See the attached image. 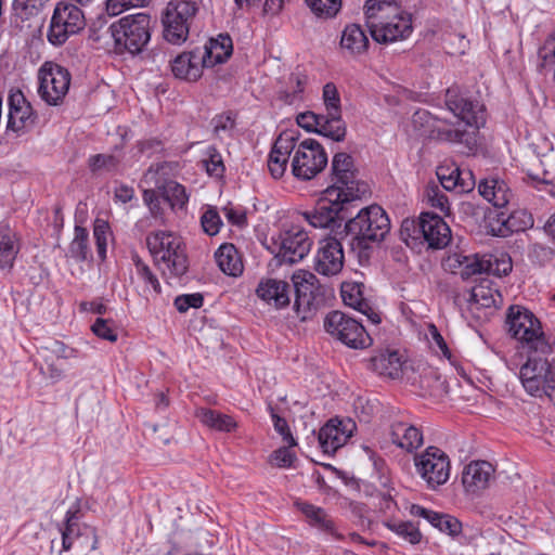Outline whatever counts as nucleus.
<instances>
[{
	"label": "nucleus",
	"instance_id": "nucleus-1",
	"mask_svg": "<svg viewBox=\"0 0 555 555\" xmlns=\"http://www.w3.org/2000/svg\"><path fill=\"white\" fill-rule=\"evenodd\" d=\"M446 105L455 117L474 129L470 131L465 129H452L435 118L427 111L415 112L413 115V124L415 126H426L428 130L425 129L424 134L447 142L462 143L472 150L477 144V130L486 122L483 105L473 100L457 87H451L447 90Z\"/></svg>",
	"mask_w": 555,
	"mask_h": 555
},
{
	"label": "nucleus",
	"instance_id": "nucleus-2",
	"mask_svg": "<svg viewBox=\"0 0 555 555\" xmlns=\"http://www.w3.org/2000/svg\"><path fill=\"white\" fill-rule=\"evenodd\" d=\"M292 281L293 285L276 279L262 280L258 284L256 294L269 305L281 309L291 302V294L294 289V308L298 318L306 321L324 305L326 289L318 284L315 275L310 272L299 271L294 273Z\"/></svg>",
	"mask_w": 555,
	"mask_h": 555
},
{
	"label": "nucleus",
	"instance_id": "nucleus-3",
	"mask_svg": "<svg viewBox=\"0 0 555 555\" xmlns=\"http://www.w3.org/2000/svg\"><path fill=\"white\" fill-rule=\"evenodd\" d=\"M365 24L378 43L405 39L412 33L410 14L403 12L395 0H366Z\"/></svg>",
	"mask_w": 555,
	"mask_h": 555
},
{
	"label": "nucleus",
	"instance_id": "nucleus-4",
	"mask_svg": "<svg viewBox=\"0 0 555 555\" xmlns=\"http://www.w3.org/2000/svg\"><path fill=\"white\" fill-rule=\"evenodd\" d=\"M345 230L351 236V248L357 251L360 262L369 261L372 244H379L385 240L390 231V220L380 206L371 205L348 219Z\"/></svg>",
	"mask_w": 555,
	"mask_h": 555
},
{
	"label": "nucleus",
	"instance_id": "nucleus-5",
	"mask_svg": "<svg viewBox=\"0 0 555 555\" xmlns=\"http://www.w3.org/2000/svg\"><path fill=\"white\" fill-rule=\"evenodd\" d=\"M155 264L167 279L182 276L189 268L181 238L171 232L157 231L146 237Z\"/></svg>",
	"mask_w": 555,
	"mask_h": 555
},
{
	"label": "nucleus",
	"instance_id": "nucleus-6",
	"mask_svg": "<svg viewBox=\"0 0 555 555\" xmlns=\"http://www.w3.org/2000/svg\"><path fill=\"white\" fill-rule=\"evenodd\" d=\"M505 323L508 334L530 352L547 354L552 351L540 320L529 309L518 305L511 306Z\"/></svg>",
	"mask_w": 555,
	"mask_h": 555
},
{
	"label": "nucleus",
	"instance_id": "nucleus-7",
	"mask_svg": "<svg viewBox=\"0 0 555 555\" xmlns=\"http://www.w3.org/2000/svg\"><path fill=\"white\" fill-rule=\"evenodd\" d=\"M151 17L138 13L120 18L109 26L108 31L118 49L131 54L140 53L151 39Z\"/></svg>",
	"mask_w": 555,
	"mask_h": 555
},
{
	"label": "nucleus",
	"instance_id": "nucleus-8",
	"mask_svg": "<svg viewBox=\"0 0 555 555\" xmlns=\"http://www.w3.org/2000/svg\"><path fill=\"white\" fill-rule=\"evenodd\" d=\"M400 233L408 245V237L412 240L422 237L431 249H442L451 241L449 225L442 217L433 212L421 214L417 222L404 220Z\"/></svg>",
	"mask_w": 555,
	"mask_h": 555
},
{
	"label": "nucleus",
	"instance_id": "nucleus-9",
	"mask_svg": "<svg viewBox=\"0 0 555 555\" xmlns=\"http://www.w3.org/2000/svg\"><path fill=\"white\" fill-rule=\"evenodd\" d=\"M353 202L340 195L337 188L327 186L315 207L310 211H305L302 216L313 228L339 227L348 218V206Z\"/></svg>",
	"mask_w": 555,
	"mask_h": 555
},
{
	"label": "nucleus",
	"instance_id": "nucleus-10",
	"mask_svg": "<svg viewBox=\"0 0 555 555\" xmlns=\"http://www.w3.org/2000/svg\"><path fill=\"white\" fill-rule=\"evenodd\" d=\"M85 27L86 18L82 10L72 2L60 1L53 10L47 40L53 47H61Z\"/></svg>",
	"mask_w": 555,
	"mask_h": 555
},
{
	"label": "nucleus",
	"instance_id": "nucleus-11",
	"mask_svg": "<svg viewBox=\"0 0 555 555\" xmlns=\"http://www.w3.org/2000/svg\"><path fill=\"white\" fill-rule=\"evenodd\" d=\"M271 241V251L275 253L279 264L299 262L309 254L313 244L308 232L299 224L283 227Z\"/></svg>",
	"mask_w": 555,
	"mask_h": 555
},
{
	"label": "nucleus",
	"instance_id": "nucleus-12",
	"mask_svg": "<svg viewBox=\"0 0 555 555\" xmlns=\"http://www.w3.org/2000/svg\"><path fill=\"white\" fill-rule=\"evenodd\" d=\"M328 186L337 188L340 195L352 199H361L369 193V185L360 181L358 170L351 155L339 152L333 156L331 163V184Z\"/></svg>",
	"mask_w": 555,
	"mask_h": 555
},
{
	"label": "nucleus",
	"instance_id": "nucleus-13",
	"mask_svg": "<svg viewBox=\"0 0 555 555\" xmlns=\"http://www.w3.org/2000/svg\"><path fill=\"white\" fill-rule=\"evenodd\" d=\"M198 12V5L191 0H171L164 15V38L172 44L183 43L190 33V26Z\"/></svg>",
	"mask_w": 555,
	"mask_h": 555
},
{
	"label": "nucleus",
	"instance_id": "nucleus-14",
	"mask_svg": "<svg viewBox=\"0 0 555 555\" xmlns=\"http://www.w3.org/2000/svg\"><path fill=\"white\" fill-rule=\"evenodd\" d=\"M291 163L292 173L302 181L313 179L327 165V154L324 147L314 139L296 141Z\"/></svg>",
	"mask_w": 555,
	"mask_h": 555
},
{
	"label": "nucleus",
	"instance_id": "nucleus-15",
	"mask_svg": "<svg viewBox=\"0 0 555 555\" xmlns=\"http://www.w3.org/2000/svg\"><path fill=\"white\" fill-rule=\"evenodd\" d=\"M325 331L334 338L353 349H364L372 345V338L364 326L341 311H332L324 319Z\"/></svg>",
	"mask_w": 555,
	"mask_h": 555
},
{
	"label": "nucleus",
	"instance_id": "nucleus-16",
	"mask_svg": "<svg viewBox=\"0 0 555 555\" xmlns=\"http://www.w3.org/2000/svg\"><path fill=\"white\" fill-rule=\"evenodd\" d=\"M62 544L64 551L72 555H91L95 553L98 535L95 529L87 524H80L78 509H68L65 527L62 529Z\"/></svg>",
	"mask_w": 555,
	"mask_h": 555
},
{
	"label": "nucleus",
	"instance_id": "nucleus-17",
	"mask_svg": "<svg viewBox=\"0 0 555 555\" xmlns=\"http://www.w3.org/2000/svg\"><path fill=\"white\" fill-rule=\"evenodd\" d=\"M417 474L431 489L444 485L450 477V459L441 449L430 446L414 456Z\"/></svg>",
	"mask_w": 555,
	"mask_h": 555
},
{
	"label": "nucleus",
	"instance_id": "nucleus-18",
	"mask_svg": "<svg viewBox=\"0 0 555 555\" xmlns=\"http://www.w3.org/2000/svg\"><path fill=\"white\" fill-rule=\"evenodd\" d=\"M38 77L40 98L49 105L60 104L69 89V72L61 65L47 62L39 69Z\"/></svg>",
	"mask_w": 555,
	"mask_h": 555
},
{
	"label": "nucleus",
	"instance_id": "nucleus-19",
	"mask_svg": "<svg viewBox=\"0 0 555 555\" xmlns=\"http://www.w3.org/2000/svg\"><path fill=\"white\" fill-rule=\"evenodd\" d=\"M8 104V130L16 132L17 134H24L34 128L37 121V115L21 90L10 91Z\"/></svg>",
	"mask_w": 555,
	"mask_h": 555
},
{
	"label": "nucleus",
	"instance_id": "nucleus-20",
	"mask_svg": "<svg viewBox=\"0 0 555 555\" xmlns=\"http://www.w3.org/2000/svg\"><path fill=\"white\" fill-rule=\"evenodd\" d=\"M298 137L293 131L282 132L274 141L268 157V169L274 179L284 176L289 156L296 147Z\"/></svg>",
	"mask_w": 555,
	"mask_h": 555
},
{
	"label": "nucleus",
	"instance_id": "nucleus-21",
	"mask_svg": "<svg viewBox=\"0 0 555 555\" xmlns=\"http://www.w3.org/2000/svg\"><path fill=\"white\" fill-rule=\"evenodd\" d=\"M344 266V250L341 243L335 237H327L321 242L314 269L318 273L331 276L341 271Z\"/></svg>",
	"mask_w": 555,
	"mask_h": 555
},
{
	"label": "nucleus",
	"instance_id": "nucleus-22",
	"mask_svg": "<svg viewBox=\"0 0 555 555\" xmlns=\"http://www.w3.org/2000/svg\"><path fill=\"white\" fill-rule=\"evenodd\" d=\"M356 427L350 420L347 422L330 420L319 431L318 440L324 453L333 454L351 437Z\"/></svg>",
	"mask_w": 555,
	"mask_h": 555
},
{
	"label": "nucleus",
	"instance_id": "nucleus-23",
	"mask_svg": "<svg viewBox=\"0 0 555 555\" xmlns=\"http://www.w3.org/2000/svg\"><path fill=\"white\" fill-rule=\"evenodd\" d=\"M364 288L361 282H344L340 287L343 301L346 306L364 314L373 324H378L380 317L364 298Z\"/></svg>",
	"mask_w": 555,
	"mask_h": 555
},
{
	"label": "nucleus",
	"instance_id": "nucleus-24",
	"mask_svg": "<svg viewBox=\"0 0 555 555\" xmlns=\"http://www.w3.org/2000/svg\"><path fill=\"white\" fill-rule=\"evenodd\" d=\"M494 468L487 461H475L465 466L462 483L467 492L477 493L485 490L493 476Z\"/></svg>",
	"mask_w": 555,
	"mask_h": 555
},
{
	"label": "nucleus",
	"instance_id": "nucleus-25",
	"mask_svg": "<svg viewBox=\"0 0 555 555\" xmlns=\"http://www.w3.org/2000/svg\"><path fill=\"white\" fill-rule=\"evenodd\" d=\"M198 54L203 56L204 67H212L224 63L233 52L232 39L229 35H219L211 38L204 47H196Z\"/></svg>",
	"mask_w": 555,
	"mask_h": 555
},
{
	"label": "nucleus",
	"instance_id": "nucleus-26",
	"mask_svg": "<svg viewBox=\"0 0 555 555\" xmlns=\"http://www.w3.org/2000/svg\"><path fill=\"white\" fill-rule=\"evenodd\" d=\"M203 56L197 48L189 52H182L171 62V70L177 78L196 81L203 73Z\"/></svg>",
	"mask_w": 555,
	"mask_h": 555
},
{
	"label": "nucleus",
	"instance_id": "nucleus-27",
	"mask_svg": "<svg viewBox=\"0 0 555 555\" xmlns=\"http://www.w3.org/2000/svg\"><path fill=\"white\" fill-rule=\"evenodd\" d=\"M20 240L16 232L8 224H0V271L4 274L11 272L17 254Z\"/></svg>",
	"mask_w": 555,
	"mask_h": 555
},
{
	"label": "nucleus",
	"instance_id": "nucleus-28",
	"mask_svg": "<svg viewBox=\"0 0 555 555\" xmlns=\"http://www.w3.org/2000/svg\"><path fill=\"white\" fill-rule=\"evenodd\" d=\"M391 441L401 449L412 452L423 444L422 431L405 422H393L390 427Z\"/></svg>",
	"mask_w": 555,
	"mask_h": 555
},
{
	"label": "nucleus",
	"instance_id": "nucleus-29",
	"mask_svg": "<svg viewBox=\"0 0 555 555\" xmlns=\"http://www.w3.org/2000/svg\"><path fill=\"white\" fill-rule=\"evenodd\" d=\"M219 269L230 275L237 276L243 272V262L233 244H222L215 254Z\"/></svg>",
	"mask_w": 555,
	"mask_h": 555
},
{
	"label": "nucleus",
	"instance_id": "nucleus-30",
	"mask_svg": "<svg viewBox=\"0 0 555 555\" xmlns=\"http://www.w3.org/2000/svg\"><path fill=\"white\" fill-rule=\"evenodd\" d=\"M373 370L391 379L398 378L402 374L403 362L397 351L382 352L371 359Z\"/></svg>",
	"mask_w": 555,
	"mask_h": 555
},
{
	"label": "nucleus",
	"instance_id": "nucleus-31",
	"mask_svg": "<svg viewBox=\"0 0 555 555\" xmlns=\"http://www.w3.org/2000/svg\"><path fill=\"white\" fill-rule=\"evenodd\" d=\"M340 47L351 55H360L366 52L369 39L360 25L350 24L343 31Z\"/></svg>",
	"mask_w": 555,
	"mask_h": 555
},
{
	"label": "nucleus",
	"instance_id": "nucleus-32",
	"mask_svg": "<svg viewBox=\"0 0 555 555\" xmlns=\"http://www.w3.org/2000/svg\"><path fill=\"white\" fill-rule=\"evenodd\" d=\"M196 417L203 425L217 431L231 433L237 427L232 416L207 408L197 409Z\"/></svg>",
	"mask_w": 555,
	"mask_h": 555
},
{
	"label": "nucleus",
	"instance_id": "nucleus-33",
	"mask_svg": "<svg viewBox=\"0 0 555 555\" xmlns=\"http://www.w3.org/2000/svg\"><path fill=\"white\" fill-rule=\"evenodd\" d=\"M479 194L495 207H504L509 202V192L504 181L485 179L478 185Z\"/></svg>",
	"mask_w": 555,
	"mask_h": 555
},
{
	"label": "nucleus",
	"instance_id": "nucleus-34",
	"mask_svg": "<svg viewBox=\"0 0 555 555\" xmlns=\"http://www.w3.org/2000/svg\"><path fill=\"white\" fill-rule=\"evenodd\" d=\"M347 127L341 118V114L326 113L322 114V120L318 128V134L333 140L334 142H341L345 140Z\"/></svg>",
	"mask_w": 555,
	"mask_h": 555
},
{
	"label": "nucleus",
	"instance_id": "nucleus-35",
	"mask_svg": "<svg viewBox=\"0 0 555 555\" xmlns=\"http://www.w3.org/2000/svg\"><path fill=\"white\" fill-rule=\"evenodd\" d=\"M500 297L498 291L491 287L490 281L483 280L472 288L467 301L470 306L490 308L496 306L498 298L500 299Z\"/></svg>",
	"mask_w": 555,
	"mask_h": 555
},
{
	"label": "nucleus",
	"instance_id": "nucleus-36",
	"mask_svg": "<svg viewBox=\"0 0 555 555\" xmlns=\"http://www.w3.org/2000/svg\"><path fill=\"white\" fill-rule=\"evenodd\" d=\"M296 506L308 518L310 525L334 533V522L323 508L306 502H297Z\"/></svg>",
	"mask_w": 555,
	"mask_h": 555
},
{
	"label": "nucleus",
	"instance_id": "nucleus-37",
	"mask_svg": "<svg viewBox=\"0 0 555 555\" xmlns=\"http://www.w3.org/2000/svg\"><path fill=\"white\" fill-rule=\"evenodd\" d=\"M158 193L171 208H183L189 199L185 188L173 180L165 181L162 185H158Z\"/></svg>",
	"mask_w": 555,
	"mask_h": 555
},
{
	"label": "nucleus",
	"instance_id": "nucleus-38",
	"mask_svg": "<svg viewBox=\"0 0 555 555\" xmlns=\"http://www.w3.org/2000/svg\"><path fill=\"white\" fill-rule=\"evenodd\" d=\"M534 220L530 212L525 209H518L511 212V215L502 222L504 228L500 229L502 236L507 235L508 232H524L533 227Z\"/></svg>",
	"mask_w": 555,
	"mask_h": 555
},
{
	"label": "nucleus",
	"instance_id": "nucleus-39",
	"mask_svg": "<svg viewBox=\"0 0 555 555\" xmlns=\"http://www.w3.org/2000/svg\"><path fill=\"white\" fill-rule=\"evenodd\" d=\"M88 231L83 227H75V236L69 244L68 256L77 261H85L88 258L89 245H88Z\"/></svg>",
	"mask_w": 555,
	"mask_h": 555
},
{
	"label": "nucleus",
	"instance_id": "nucleus-40",
	"mask_svg": "<svg viewBox=\"0 0 555 555\" xmlns=\"http://www.w3.org/2000/svg\"><path fill=\"white\" fill-rule=\"evenodd\" d=\"M311 12L320 18H332L341 8V0H305Z\"/></svg>",
	"mask_w": 555,
	"mask_h": 555
},
{
	"label": "nucleus",
	"instance_id": "nucleus-41",
	"mask_svg": "<svg viewBox=\"0 0 555 555\" xmlns=\"http://www.w3.org/2000/svg\"><path fill=\"white\" fill-rule=\"evenodd\" d=\"M49 0H14L13 11L22 21L37 16Z\"/></svg>",
	"mask_w": 555,
	"mask_h": 555
},
{
	"label": "nucleus",
	"instance_id": "nucleus-42",
	"mask_svg": "<svg viewBox=\"0 0 555 555\" xmlns=\"http://www.w3.org/2000/svg\"><path fill=\"white\" fill-rule=\"evenodd\" d=\"M121 162V157L115 154H96L90 156L88 164L92 172L101 170L113 171Z\"/></svg>",
	"mask_w": 555,
	"mask_h": 555
},
{
	"label": "nucleus",
	"instance_id": "nucleus-43",
	"mask_svg": "<svg viewBox=\"0 0 555 555\" xmlns=\"http://www.w3.org/2000/svg\"><path fill=\"white\" fill-rule=\"evenodd\" d=\"M388 528L400 538L409 541L411 544H417L421 542L422 533L411 521L391 522L388 524Z\"/></svg>",
	"mask_w": 555,
	"mask_h": 555
},
{
	"label": "nucleus",
	"instance_id": "nucleus-44",
	"mask_svg": "<svg viewBox=\"0 0 555 555\" xmlns=\"http://www.w3.org/2000/svg\"><path fill=\"white\" fill-rule=\"evenodd\" d=\"M98 256L104 260L106 257L107 238L109 236V225L106 221L96 219L93 228Z\"/></svg>",
	"mask_w": 555,
	"mask_h": 555
},
{
	"label": "nucleus",
	"instance_id": "nucleus-45",
	"mask_svg": "<svg viewBox=\"0 0 555 555\" xmlns=\"http://www.w3.org/2000/svg\"><path fill=\"white\" fill-rule=\"evenodd\" d=\"M268 410L270 412L271 418L273 421V426L276 433H279L283 441L287 443L288 447L296 446V440L293 437L289 426L284 417H281L276 412L274 411L273 406L271 404L268 405Z\"/></svg>",
	"mask_w": 555,
	"mask_h": 555
},
{
	"label": "nucleus",
	"instance_id": "nucleus-46",
	"mask_svg": "<svg viewBox=\"0 0 555 555\" xmlns=\"http://www.w3.org/2000/svg\"><path fill=\"white\" fill-rule=\"evenodd\" d=\"M207 156L208 157L204 160L207 173L217 178L222 177L225 168L221 154L216 147H209L207 150Z\"/></svg>",
	"mask_w": 555,
	"mask_h": 555
},
{
	"label": "nucleus",
	"instance_id": "nucleus-47",
	"mask_svg": "<svg viewBox=\"0 0 555 555\" xmlns=\"http://www.w3.org/2000/svg\"><path fill=\"white\" fill-rule=\"evenodd\" d=\"M323 101L326 113L341 114L340 98L334 83L328 82L323 87Z\"/></svg>",
	"mask_w": 555,
	"mask_h": 555
},
{
	"label": "nucleus",
	"instance_id": "nucleus-48",
	"mask_svg": "<svg viewBox=\"0 0 555 555\" xmlns=\"http://www.w3.org/2000/svg\"><path fill=\"white\" fill-rule=\"evenodd\" d=\"M459 170L460 168L455 165H442L437 168V177L444 190H455L457 184L456 173L459 172Z\"/></svg>",
	"mask_w": 555,
	"mask_h": 555
},
{
	"label": "nucleus",
	"instance_id": "nucleus-49",
	"mask_svg": "<svg viewBox=\"0 0 555 555\" xmlns=\"http://www.w3.org/2000/svg\"><path fill=\"white\" fill-rule=\"evenodd\" d=\"M151 0H106V11L109 15L116 16L130 8H142Z\"/></svg>",
	"mask_w": 555,
	"mask_h": 555
},
{
	"label": "nucleus",
	"instance_id": "nucleus-50",
	"mask_svg": "<svg viewBox=\"0 0 555 555\" xmlns=\"http://www.w3.org/2000/svg\"><path fill=\"white\" fill-rule=\"evenodd\" d=\"M201 223L205 233L214 236L219 233L222 221L218 211L214 208H209L203 214Z\"/></svg>",
	"mask_w": 555,
	"mask_h": 555
},
{
	"label": "nucleus",
	"instance_id": "nucleus-51",
	"mask_svg": "<svg viewBox=\"0 0 555 555\" xmlns=\"http://www.w3.org/2000/svg\"><path fill=\"white\" fill-rule=\"evenodd\" d=\"M203 295L201 293H194L177 296L173 304L179 312L184 313L190 308H201L203 306Z\"/></svg>",
	"mask_w": 555,
	"mask_h": 555
},
{
	"label": "nucleus",
	"instance_id": "nucleus-52",
	"mask_svg": "<svg viewBox=\"0 0 555 555\" xmlns=\"http://www.w3.org/2000/svg\"><path fill=\"white\" fill-rule=\"evenodd\" d=\"M91 330L99 338L114 343L117 340V333L106 319L98 318L91 326Z\"/></svg>",
	"mask_w": 555,
	"mask_h": 555
},
{
	"label": "nucleus",
	"instance_id": "nucleus-53",
	"mask_svg": "<svg viewBox=\"0 0 555 555\" xmlns=\"http://www.w3.org/2000/svg\"><path fill=\"white\" fill-rule=\"evenodd\" d=\"M322 120V114H315L311 111L298 114L296 121L299 127L306 129L309 132L318 133L320 121Z\"/></svg>",
	"mask_w": 555,
	"mask_h": 555
},
{
	"label": "nucleus",
	"instance_id": "nucleus-54",
	"mask_svg": "<svg viewBox=\"0 0 555 555\" xmlns=\"http://www.w3.org/2000/svg\"><path fill=\"white\" fill-rule=\"evenodd\" d=\"M437 529L441 532L448 533L451 537H456L462 531V522L449 514H444L438 522Z\"/></svg>",
	"mask_w": 555,
	"mask_h": 555
},
{
	"label": "nucleus",
	"instance_id": "nucleus-55",
	"mask_svg": "<svg viewBox=\"0 0 555 555\" xmlns=\"http://www.w3.org/2000/svg\"><path fill=\"white\" fill-rule=\"evenodd\" d=\"M294 459L295 454L287 447H282L271 454V463L278 467H289Z\"/></svg>",
	"mask_w": 555,
	"mask_h": 555
},
{
	"label": "nucleus",
	"instance_id": "nucleus-56",
	"mask_svg": "<svg viewBox=\"0 0 555 555\" xmlns=\"http://www.w3.org/2000/svg\"><path fill=\"white\" fill-rule=\"evenodd\" d=\"M428 202L433 207L438 208L442 212H447L450 209L448 197L438 188H433L428 191Z\"/></svg>",
	"mask_w": 555,
	"mask_h": 555
},
{
	"label": "nucleus",
	"instance_id": "nucleus-57",
	"mask_svg": "<svg viewBox=\"0 0 555 555\" xmlns=\"http://www.w3.org/2000/svg\"><path fill=\"white\" fill-rule=\"evenodd\" d=\"M457 184L454 191L457 193H467L475 186L474 177L470 170L460 169L456 173Z\"/></svg>",
	"mask_w": 555,
	"mask_h": 555
},
{
	"label": "nucleus",
	"instance_id": "nucleus-58",
	"mask_svg": "<svg viewBox=\"0 0 555 555\" xmlns=\"http://www.w3.org/2000/svg\"><path fill=\"white\" fill-rule=\"evenodd\" d=\"M39 371L46 378L52 383L59 382L63 377V370L55 363L46 362L39 366Z\"/></svg>",
	"mask_w": 555,
	"mask_h": 555
},
{
	"label": "nucleus",
	"instance_id": "nucleus-59",
	"mask_svg": "<svg viewBox=\"0 0 555 555\" xmlns=\"http://www.w3.org/2000/svg\"><path fill=\"white\" fill-rule=\"evenodd\" d=\"M214 132L219 134L221 131L231 130L234 127V120L230 115H218L211 120Z\"/></svg>",
	"mask_w": 555,
	"mask_h": 555
},
{
	"label": "nucleus",
	"instance_id": "nucleus-60",
	"mask_svg": "<svg viewBox=\"0 0 555 555\" xmlns=\"http://www.w3.org/2000/svg\"><path fill=\"white\" fill-rule=\"evenodd\" d=\"M291 81L296 83V89L292 93L285 92L283 96L285 103L289 105L294 104L300 98V93L304 91V80L298 75H292Z\"/></svg>",
	"mask_w": 555,
	"mask_h": 555
},
{
	"label": "nucleus",
	"instance_id": "nucleus-61",
	"mask_svg": "<svg viewBox=\"0 0 555 555\" xmlns=\"http://www.w3.org/2000/svg\"><path fill=\"white\" fill-rule=\"evenodd\" d=\"M488 270V266L483 261L478 259H474L465 264L461 274L464 279L469 278L470 275L482 273Z\"/></svg>",
	"mask_w": 555,
	"mask_h": 555
},
{
	"label": "nucleus",
	"instance_id": "nucleus-62",
	"mask_svg": "<svg viewBox=\"0 0 555 555\" xmlns=\"http://www.w3.org/2000/svg\"><path fill=\"white\" fill-rule=\"evenodd\" d=\"M413 509H415V514L424 519H426L430 525H433L435 528H437L438 522L443 517L444 514H440L430 509H427L422 506H413Z\"/></svg>",
	"mask_w": 555,
	"mask_h": 555
},
{
	"label": "nucleus",
	"instance_id": "nucleus-63",
	"mask_svg": "<svg viewBox=\"0 0 555 555\" xmlns=\"http://www.w3.org/2000/svg\"><path fill=\"white\" fill-rule=\"evenodd\" d=\"M138 275L149 285L152 286L156 294H159L162 288L156 275L151 271L150 267H142L140 271L137 272Z\"/></svg>",
	"mask_w": 555,
	"mask_h": 555
},
{
	"label": "nucleus",
	"instance_id": "nucleus-64",
	"mask_svg": "<svg viewBox=\"0 0 555 555\" xmlns=\"http://www.w3.org/2000/svg\"><path fill=\"white\" fill-rule=\"evenodd\" d=\"M159 193L158 190H144L143 201L149 206L152 214H157L159 210Z\"/></svg>",
	"mask_w": 555,
	"mask_h": 555
}]
</instances>
